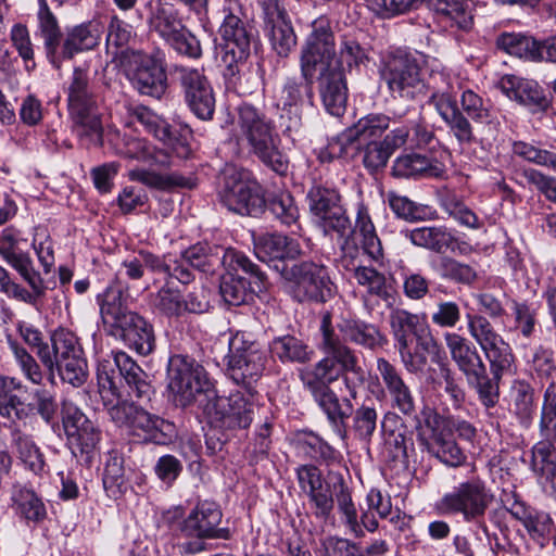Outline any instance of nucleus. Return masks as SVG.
I'll list each match as a JSON object with an SVG mask.
<instances>
[{
  "label": "nucleus",
  "mask_w": 556,
  "mask_h": 556,
  "mask_svg": "<svg viewBox=\"0 0 556 556\" xmlns=\"http://www.w3.org/2000/svg\"><path fill=\"white\" fill-rule=\"evenodd\" d=\"M320 332L319 349L324 352L325 357L305 370L301 378L304 387L327 415L330 424L341 431L345 428V420L351 414L352 403L350 399H343L340 403L330 386L342 378L351 397L355 399L357 388L365 381V371L359 365L355 350L344 343L336 333L330 312H325L321 316Z\"/></svg>",
  "instance_id": "obj_1"
},
{
  "label": "nucleus",
  "mask_w": 556,
  "mask_h": 556,
  "mask_svg": "<svg viewBox=\"0 0 556 556\" xmlns=\"http://www.w3.org/2000/svg\"><path fill=\"white\" fill-rule=\"evenodd\" d=\"M237 125L239 144L274 172H287L288 160L280 149L281 139L270 118L253 105L242 104L238 109Z\"/></svg>",
  "instance_id": "obj_2"
},
{
  "label": "nucleus",
  "mask_w": 556,
  "mask_h": 556,
  "mask_svg": "<svg viewBox=\"0 0 556 556\" xmlns=\"http://www.w3.org/2000/svg\"><path fill=\"white\" fill-rule=\"evenodd\" d=\"M65 91L73 131L87 144L101 146L103 127L88 71L75 67Z\"/></svg>",
  "instance_id": "obj_3"
},
{
  "label": "nucleus",
  "mask_w": 556,
  "mask_h": 556,
  "mask_svg": "<svg viewBox=\"0 0 556 556\" xmlns=\"http://www.w3.org/2000/svg\"><path fill=\"white\" fill-rule=\"evenodd\" d=\"M469 467L468 478L445 493L435 504V508L441 515H460L465 522L477 523L485 532L483 520L493 502V494L485 480L477 475L476 465L470 464Z\"/></svg>",
  "instance_id": "obj_4"
},
{
  "label": "nucleus",
  "mask_w": 556,
  "mask_h": 556,
  "mask_svg": "<svg viewBox=\"0 0 556 556\" xmlns=\"http://www.w3.org/2000/svg\"><path fill=\"white\" fill-rule=\"evenodd\" d=\"M147 377L141 367L123 351L113 352L98 361L97 380L105 404L112 401L111 397L119 396L118 384L122 381L129 388V396L149 397L151 386Z\"/></svg>",
  "instance_id": "obj_5"
},
{
  "label": "nucleus",
  "mask_w": 556,
  "mask_h": 556,
  "mask_svg": "<svg viewBox=\"0 0 556 556\" xmlns=\"http://www.w3.org/2000/svg\"><path fill=\"white\" fill-rule=\"evenodd\" d=\"M147 25L150 33L155 34L178 54L190 59H199L202 49L198 38L184 24L180 12L166 0L147 2Z\"/></svg>",
  "instance_id": "obj_6"
},
{
  "label": "nucleus",
  "mask_w": 556,
  "mask_h": 556,
  "mask_svg": "<svg viewBox=\"0 0 556 556\" xmlns=\"http://www.w3.org/2000/svg\"><path fill=\"white\" fill-rule=\"evenodd\" d=\"M168 389L176 406L188 407L198 404L204 413V403L208 393L215 390L211 387L205 371L193 358L187 355H173L167 367Z\"/></svg>",
  "instance_id": "obj_7"
},
{
  "label": "nucleus",
  "mask_w": 556,
  "mask_h": 556,
  "mask_svg": "<svg viewBox=\"0 0 556 556\" xmlns=\"http://www.w3.org/2000/svg\"><path fill=\"white\" fill-rule=\"evenodd\" d=\"M108 414L117 427L127 429L146 442L165 445L172 443L177 437L174 422L149 413L134 402L117 401L108 407Z\"/></svg>",
  "instance_id": "obj_8"
},
{
  "label": "nucleus",
  "mask_w": 556,
  "mask_h": 556,
  "mask_svg": "<svg viewBox=\"0 0 556 556\" xmlns=\"http://www.w3.org/2000/svg\"><path fill=\"white\" fill-rule=\"evenodd\" d=\"M267 363V353L251 334L237 331L230 337L227 354V374L252 396L254 384L261 379Z\"/></svg>",
  "instance_id": "obj_9"
},
{
  "label": "nucleus",
  "mask_w": 556,
  "mask_h": 556,
  "mask_svg": "<svg viewBox=\"0 0 556 556\" xmlns=\"http://www.w3.org/2000/svg\"><path fill=\"white\" fill-rule=\"evenodd\" d=\"M332 482L326 483L316 491L307 494L313 515L321 521H327L333 510L336 496L338 509L342 515V521L349 531L356 538H362L363 531L358 525V515L352 501L351 492L341 475H329Z\"/></svg>",
  "instance_id": "obj_10"
},
{
  "label": "nucleus",
  "mask_w": 556,
  "mask_h": 556,
  "mask_svg": "<svg viewBox=\"0 0 556 556\" xmlns=\"http://www.w3.org/2000/svg\"><path fill=\"white\" fill-rule=\"evenodd\" d=\"M429 89L431 90L429 102L444 121L450 132L460 144L473 142L472 126L457 106L454 79L445 73H433L429 81Z\"/></svg>",
  "instance_id": "obj_11"
},
{
  "label": "nucleus",
  "mask_w": 556,
  "mask_h": 556,
  "mask_svg": "<svg viewBox=\"0 0 556 556\" xmlns=\"http://www.w3.org/2000/svg\"><path fill=\"white\" fill-rule=\"evenodd\" d=\"M255 391L252 396L248 393L237 391L228 396H220L216 393H208L211 397L204 403V415L211 424L228 429H247L253 421L257 405L254 401Z\"/></svg>",
  "instance_id": "obj_12"
},
{
  "label": "nucleus",
  "mask_w": 556,
  "mask_h": 556,
  "mask_svg": "<svg viewBox=\"0 0 556 556\" xmlns=\"http://www.w3.org/2000/svg\"><path fill=\"white\" fill-rule=\"evenodd\" d=\"M219 35L224 41L220 61L224 65V76L233 84L239 74L240 65L248 59L251 42L254 38L253 28L249 27L232 11H225L224 21L219 27Z\"/></svg>",
  "instance_id": "obj_13"
},
{
  "label": "nucleus",
  "mask_w": 556,
  "mask_h": 556,
  "mask_svg": "<svg viewBox=\"0 0 556 556\" xmlns=\"http://www.w3.org/2000/svg\"><path fill=\"white\" fill-rule=\"evenodd\" d=\"M219 197L229 211L242 216L256 217L266 205L261 186L235 169L225 172Z\"/></svg>",
  "instance_id": "obj_14"
},
{
  "label": "nucleus",
  "mask_w": 556,
  "mask_h": 556,
  "mask_svg": "<svg viewBox=\"0 0 556 556\" xmlns=\"http://www.w3.org/2000/svg\"><path fill=\"white\" fill-rule=\"evenodd\" d=\"M62 425L72 453L90 463L101 440V430L76 405L62 408Z\"/></svg>",
  "instance_id": "obj_15"
},
{
  "label": "nucleus",
  "mask_w": 556,
  "mask_h": 556,
  "mask_svg": "<svg viewBox=\"0 0 556 556\" xmlns=\"http://www.w3.org/2000/svg\"><path fill=\"white\" fill-rule=\"evenodd\" d=\"M336 54L334 36L326 18H317L302 47L300 68L302 78L315 79L316 73L328 67Z\"/></svg>",
  "instance_id": "obj_16"
},
{
  "label": "nucleus",
  "mask_w": 556,
  "mask_h": 556,
  "mask_svg": "<svg viewBox=\"0 0 556 556\" xmlns=\"http://www.w3.org/2000/svg\"><path fill=\"white\" fill-rule=\"evenodd\" d=\"M17 242L18 232L14 228L8 227L0 232V254L23 278H34V276H40L41 274H50L51 268L54 266V252L50 238L46 237L45 240L38 241L37 235L33 242L38 261L42 266V271H36L30 266V260L26 255L15 252Z\"/></svg>",
  "instance_id": "obj_17"
},
{
  "label": "nucleus",
  "mask_w": 556,
  "mask_h": 556,
  "mask_svg": "<svg viewBox=\"0 0 556 556\" xmlns=\"http://www.w3.org/2000/svg\"><path fill=\"white\" fill-rule=\"evenodd\" d=\"M381 76L393 97L413 100L425 92L421 67L412 55L400 53L392 56Z\"/></svg>",
  "instance_id": "obj_18"
},
{
  "label": "nucleus",
  "mask_w": 556,
  "mask_h": 556,
  "mask_svg": "<svg viewBox=\"0 0 556 556\" xmlns=\"http://www.w3.org/2000/svg\"><path fill=\"white\" fill-rule=\"evenodd\" d=\"M128 77L141 94L160 99L167 88V76L162 60L156 54L131 51Z\"/></svg>",
  "instance_id": "obj_19"
},
{
  "label": "nucleus",
  "mask_w": 556,
  "mask_h": 556,
  "mask_svg": "<svg viewBox=\"0 0 556 556\" xmlns=\"http://www.w3.org/2000/svg\"><path fill=\"white\" fill-rule=\"evenodd\" d=\"M307 200L312 214L325 233L334 231L343 236L350 229V219L337 190L314 185L307 193Z\"/></svg>",
  "instance_id": "obj_20"
},
{
  "label": "nucleus",
  "mask_w": 556,
  "mask_h": 556,
  "mask_svg": "<svg viewBox=\"0 0 556 556\" xmlns=\"http://www.w3.org/2000/svg\"><path fill=\"white\" fill-rule=\"evenodd\" d=\"M377 370L389 399L390 407L406 418H416L417 400L400 370L388 359H377Z\"/></svg>",
  "instance_id": "obj_21"
},
{
  "label": "nucleus",
  "mask_w": 556,
  "mask_h": 556,
  "mask_svg": "<svg viewBox=\"0 0 556 556\" xmlns=\"http://www.w3.org/2000/svg\"><path fill=\"white\" fill-rule=\"evenodd\" d=\"M389 124L390 118L386 115H369L359 119L352 129L328 144L329 160L349 155L350 150H356L371 138L379 137Z\"/></svg>",
  "instance_id": "obj_22"
},
{
  "label": "nucleus",
  "mask_w": 556,
  "mask_h": 556,
  "mask_svg": "<svg viewBox=\"0 0 556 556\" xmlns=\"http://www.w3.org/2000/svg\"><path fill=\"white\" fill-rule=\"evenodd\" d=\"M468 331L483 351L489 363L503 366L502 362H514L509 344L482 315H467Z\"/></svg>",
  "instance_id": "obj_23"
},
{
  "label": "nucleus",
  "mask_w": 556,
  "mask_h": 556,
  "mask_svg": "<svg viewBox=\"0 0 556 556\" xmlns=\"http://www.w3.org/2000/svg\"><path fill=\"white\" fill-rule=\"evenodd\" d=\"M180 81L188 106L202 121L212 119L215 97L206 77L197 68H181Z\"/></svg>",
  "instance_id": "obj_24"
},
{
  "label": "nucleus",
  "mask_w": 556,
  "mask_h": 556,
  "mask_svg": "<svg viewBox=\"0 0 556 556\" xmlns=\"http://www.w3.org/2000/svg\"><path fill=\"white\" fill-rule=\"evenodd\" d=\"M222 510L215 503H199L181 525V531L197 539H228L229 531L219 528Z\"/></svg>",
  "instance_id": "obj_25"
},
{
  "label": "nucleus",
  "mask_w": 556,
  "mask_h": 556,
  "mask_svg": "<svg viewBox=\"0 0 556 556\" xmlns=\"http://www.w3.org/2000/svg\"><path fill=\"white\" fill-rule=\"evenodd\" d=\"M111 333L139 355H149L155 349L153 327L137 313L111 328Z\"/></svg>",
  "instance_id": "obj_26"
},
{
  "label": "nucleus",
  "mask_w": 556,
  "mask_h": 556,
  "mask_svg": "<svg viewBox=\"0 0 556 556\" xmlns=\"http://www.w3.org/2000/svg\"><path fill=\"white\" fill-rule=\"evenodd\" d=\"M303 80L288 79L281 91L282 109L289 115V124L286 126V131L289 134L298 132L303 126L301 108L305 102V98L309 104L313 101L314 79L303 78Z\"/></svg>",
  "instance_id": "obj_27"
},
{
  "label": "nucleus",
  "mask_w": 556,
  "mask_h": 556,
  "mask_svg": "<svg viewBox=\"0 0 556 556\" xmlns=\"http://www.w3.org/2000/svg\"><path fill=\"white\" fill-rule=\"evenodd\" d=\"M511 517L522 523L530 539L544 547L554 527L551 515L516 501L509 508Z\"/></svg>",
  "instance_id": "obj_28"
},
{
  "label": "nucleus",
  "mask_w": 556,
  "mask_h": 556,
  "mask_svg": "<svg viewBox=\"0 0 556 556\" xmlns=\"http://www.w3.org/2000/svg\"><path fill=\"white\" fill-rule=\"evenodd\" d=\"M445 173V165L437 157L407 153L395 159L392 174L399 178H438Z\"/></svg>",
  "instance_id": "obj_29"
},
{
  "label": "nucleus",
  "mask_w": 556,
  "mask_h": 556,
  "mask_svg": "<svg viewBox=\"0 0 556 556\" xmlns=\"http://www.w3.org/2000/svg\"><path fill=\"white\" fill-rule=\"evenodd\" d=\"M40 363L46 368L47 379L51 384L55 383V372L61 380L75 388L81 387L88 377V366L85 355L70 357L63 362L58 363L51 359L49 351L40 353Z\"/></svg>",
  "instance_id": "obj_30"
},
{
  "label": "nucleus",
  "mask_w": 556,
  "mask_h": 556,
  "mask_svg": "<svg viewBox=\"0 0 556 556\" xmlns=\"http://www.w3.org/2000/svg\"><path fill=\"white\" fill-rule=\"evenodd\" d=\"M125 291L126 287L122 280H112L103 293L98 295L103 324L110 329L136 314L126 305L128 294Z\"/></svg>",
  "instance_id": "obj_31"
},
{
  "label": "nucleus",
  "mask_w": 556,
  "mask_h": 556,
  "mask_svg": "<svg viewBox=\"0 0 556 556\" xmlns=\"http://www.w3.org/2000/svg\"><path fill=\"white\" fill-rule=\"evenodd\" d=\"M265 15L267 36L273 50L279 56H288L296 45V36L290 22L286 20L285 14L275 3L266 8Z\"/></svg>",
  "instance_id": "obj_32"
},
{
  "label": "nucleus",
  "mask_w": 556,
  "mask_h": 556,
  "mask_svg": "<svg viewBox=\"0 0 556 556\" xmlns=\"http://www.w3.org/2000/svg\"><path fill=\"white\" fill-rule=\"evenodd\" d=\"M404 368L409 374L422 372L428 364V356L438 353L439 345L431 331L396 348Z\"/></svg>",
  "instance_id": "obj_33"
},
{
  "label": "nucleus",
  "mask_w": 556,
  "mask_h": 556,
  "mask_svg": "<svg viewBox=\"0 0 556 556\" xmlns=\"http://www.w3.org/2000/svg\"><path fill=\"white\" fill-rule=\"evenodd\" d=\"M389 325L395 348L430 331L424 315L410 313L403 308H392L389 314Z\"/></svg>",
  "instance_id": "obj_34"
},
{
  "label": "nucleus",
  "mask_w": 556,
  "mask_h": 556,
  "mask_svg": "<svg viewBox=\"0 0 556 556\" xmlns=\"http://www.w3.org/2000/svg\"><path fill=\"white\" fill-rule=\"evenodd\" d=\"M503 366H494L493 363H490V371L491 377L486 374L485 365L482 367V370H476V375L466 377L469 384H471L477 394L481 404L485 408L494 407L500 400V381L503 375L510 370V367L514 362H502Z\"/></svg>",
  "instance_id": "obj_35"
},
{
  "label": "nucleus",
  "mask_w": 556,
  "mask_h": 556,
  "mask_svg": "<svg viewBox=\"0 0 556 556\" xmlns=\"http://www.w3.org/2000/svg\"><path fill=\"white\" fill-rule=\"evenodd\" d=\"M319 92L326 110L333 116H341L346 106L348 88L341 72L320 71Z\"/></svg>",
  "instance_id": "obj_36"
},
{
  "label": "nucleus",
  "mask_w": 556,
  "mask_h": 556,
  "mask_svg": "<svg viewBox=\"0 0 556 556\" xmlns=\"http://www.w3.org/2000/svg\"><path fill=\"white\" fill-rule=\"evenodd\" d=\"M100 36L101 30L97 22L83 23L68 29L61 49L58 50L60 64L64 60L73 59L77 53L97 47Z\"/></svg>",
  "instance_id": "obj_37"
},
{
  "label": "nucleus",
  "mask_w": 556,
  "mask_h": 556,
  "mask_svg": "<svg viewBox=\"0 0 556 556\" xmlns=\"http://www.w3.org/2000/svg\"><path fill=\"white\" fill-rule=\"evenodd\" d=\"M338 329L348 341L370 351L383 349L389 343L379 327L359 319H343Z\"/></svg>",
  "instance_id": "obj_38"
},
{
  "label": "nucleus",
  "mask_w": 556,
  "mask_h": 556,
  "mask_svg": "<svg viewBox=\"0 0 556 556\" xmlns=\"http://www.w3.org/2000/svg\"><path fill=\"white\" fill-rule=\"evenodd\" d=\"M444 340L452 359L466 377L476 375V370H482L484 363L471 342L455 332H446Z\"/></svg>",
  "instance_id": "obj_39"
},
{
  "label": "nucleus",
  "mask_w": 556,
  "mask_h": 556,
  "mask_svg": "<svg viewBox=\"0 0 556 556\" xmlns=\"http://www.w3.org/2000/svg\"><path fill=\"white\" fill-rule=\"evenodd\" d=\"M39 9L38 30L39 36L43 40V47L50 62L56 67H60V58L58 50L60 49L62 31L56 16L50 10L47 0H38Z\"/></svg>",
  "instance_id": "obj_40"
},
{
  "label": "nucleus",
  "mask_w": 556,
  "mask_h": 556,
  "mask_svg": "<svg viewBox=\"0 0 556 556\" xmlns=\"http://www.w3.org/2000/svg\"><path fill=\"white\" fill-rule=\"evenodd\" d=\"M26 392L27 387L16 377L0 376V416L9 420H22L27 412L23 400L15 393Z\"/></svg>",
  "instance_id": "obj_41"
},
{
  "label": "nucleus",
  "mask_w": 556,
  "mask_h": 556,
  "mask_svg": "<svg viewBox=\"0 0 556 556\" xmlns=\"http://www.w3.org/2000/svg\"><path fill=\"white\" fill-rule=\"evenodd\" d=\"M406 237L417 247L438 253L454 251L457 239L445 226L418 227L407 232Z\"/></svg>",
  "instance_id": "obj_42"
},
{
  "label": "nucleus",
  "mask_w": 556,
  "mask_h": 556,
  "mask_svg": "<svg viewBox=\"0 0 556 556\" xmlns=\"http://www.w3.org/2000/svg\"><path fill=\"white\" fill-rule=\"evenodd\" d=\"M11 500L15 514L27 523L39 525L47 518L46 506L33 490L15 486Z\"/></svg>",
  "instance_id": "obj_43"
},
{
  "label": "nucleus",
  "mask_w": 556,
  "mask_h": 556,
  "mask_svg": "<svg viewBox=\"0 0 556 556\" xmlns=\"http://www.w3.org/2000/svg\"><path fill=\"white\" fill-rule=\"evenodd\" d=\"M257 247L261 251L270 255L275 262V268L283 271L286 264L283 258H294L301 253L299 242L281 233H267L258 239Z\"/></svg>",
  "instance_id": "obj_44"
},
{
  "label": "nucleus",
  "mask_w": 556,
  "mask_h": 556,
  "mask_svg": "<svg viewBox=\"0 0 556 556\" xmlns=\"http://www.w3.org/2000/svg\"><path fill=\"white\" fill-rule=\"evenodd\" d=\"M208 247L198 243L186 250L180 261H174V278L187 275L195 278L197 275L212 274V260L207 255Z\"/></svg>",
  "instance_id": "obj_45"
},
{
  "label": "nucleus",
  "mask_w": 556,
  "mask_h": 556,
  "mask_svg": "<svg viewBox=\"0 0 556 556\" xmlns=\"http://www.w3.org/2000/svg\"><path fill=\"white\" fill-rule=\"evenodd\" d=\"M509 406L520 425L529 427L536 410L533 387L523 380L515 381L509 393Z\"/></svg>",
  "instance_id": "obj_46"
},
{
  "label": "nucleus",
  "mask_w": 556,
  "mask_h": 556,
  "mask_svg": "<svg viewBox=\"0 0 556 556\" xmlns=\"http://www.w3.org/2000/svg\"><path fill=\"white\" fill-rule=\"evenodd\" d=\"M531 469L541 483H549L556 491V447L548 441H540L531 451Z\"/></svg>",
  "instance_id": "obj_47"
},
{
  "label": "nucleus",
  "mask_w": 556,
  "mask_h": 556,
  "mask_svg": "<svg viewBox=\"0 0 556 556\" xmlns=\"http://www.w3.org/2000/svg\"><path fill=\"white\" fill-rule=\"evenodd\" d=\"M426 447L429 454L448 467H459L466 463V454L450 432L429 435Z\"/></svg>",
  "instance_id": "obj_48"
},
{
  "label": "nucleus",
  "mask_w": 556,
  "mask_h": 556,
  "mask_svg": "<svg viewBox=\"0 0 556 556\" xmlns=\"http://www.w3.org/2000/svg\"><path fill=\"white\" fill-rule=\"evenodd\" d=\"M129 178L139 181L144 186L162 191H170L176 188L192 189L195 187V180L191 177H185L178 173L160 174L153 170L136 168L129 172Z\"/></svg>",
  "instance_id": "obj_49"
},
{
  "label": "nucleus",
  "mask_w": 556,
  "mask_h": 556,
  "mask_svg": "<svg viewBox=\"0 0 556 556\" xmlns=\"http://www.w3.org/2000/svg\"><path fill=\"white\" fill-rule=\"evenodd\" d=\"M368 60L367 53L361 45L351 38H343L340 43L339 52L329 61L326 70L330 72H341L345 77V73H351L365 64Z\"/></svg>",
  "instance_id": "obj_50"
},
{
  "label": "nucleus",
  "mask_w": 556,
  "mask_h": 556,
  "mask_svg": "<svg viewBox=\"0 0 556 556\" xmlns=\"http://www.w3.org/2000/svg\"><path fill=\"white\" fill-rule=\"evenodd\" d=\"M354 236L369 257L374 261H379L382 257L381 241L377 236L375 225L364 205H361L357 211Z\"/></svg>",
  "instance_id": "obj_51"
},
{
  "label": "nucleus",
  "mask_w": 556,
  "mask_h": 556,
  "mask_svg": "<svg viewBox=\"0 0 556 556\" xmlns=\"http://www.w3.org/2000/svg\"><path fill=\"white\" fill-rule=\"evenodd\" d=\"M271 352L282 363H307L314 351L301 339L294 336L275 338L270 344Z\"/></svg>",
  "instance_id": "obj_52"
},
{
  "label": "nucleus",
  "mask_w": 556,
  "mask_h": 556,
  "mask_svg": "<svg viewBox=\"0 0 556 556\" xmlns=\"http://www.w3.org/2000/svg\"><path fill=\"white\" fill-rule=\"evenodd\" d=\"M331 280H285V290L299 302H325L331 295Z\"/></svg>",
  "instance_id": "obj_53"
},
{
  "label": "nucleus",
  "mask_w": 556,
  "mask_h": 556,
  "mask_svg": "<svg viewBox=\"0 0 556 556\" xmlns=\"http://www.w3.org/2000/svg\"><path fill=\"white\" fill-rule=\"evenodd\" d=\"M383 432V454L387 459L400 463H408V451L414 450V441L406 430H387L381 424Z\"/></svg>",
  "instance_id": "obj_54"
},
{
  "label": "nucleus",
  "mask_w": 556,
  "mask_h": 556,
  "mask_svg": "<svg viewBox=\"0 0 556 556\" xmlns=\"http://www.w3.org/2000/svg\"><path fill=\"white\" fill-rule=\"evenodd\" d=\"M350 416H352L351 430L354 438L369 444L378 426V412L376 407L364 403L355 410L352 407Z\"/></svg>",
  "instance_id": "obj_55"
},
{
  "label": "nucleus",
  "mask_w": 556,
  "mask_h": 556,
  "mask_svg": "<svg viewBox=\"0 0 556 556\" xmlns=\"http://www.w3.org/2000/svg\"><path fill=\"white\" fill-rule=\"evenodd\" d=\"M49 355L53 363H58L84 354L78 338L70 330L60 328L50 337Z\"/></svg>",
  "instance_id": "obj_56"
},
{
  "label": "nucleus",
  "mask_w": 556,
  "mask_h": 556,
  "mask_svg": "<svg viewBox=\"0 0 556 556\" xmlns=\"http://www.w3.org/2000/svg\"><path fill=\"white\" fill-rule=\"evenodd\" d=\"M496 45L508 54L518 58L536 60L538 56H542L540 43L521 34H503L497 38Z\"/></svg>",
  "instance_id": "obj_57"
},
{
  "label": "nucleus",
  "mask_w": 556,
  "mask_h": 556,
  "mask_svg": "<svg viewBox=\"0 0 556 556\" xmlns=\"http://www.w3.org/2000/svg\"><path fill=\"white\" fill-rule=\"evenodd\" d=\"M428 5L450 20L462 29H468L472 24V16L467 0H426Z\"/></svg>",
  "instance_id": "obj_58"
},
{
  "label": "nucleus",
  "mask_w": 556,
  "mask_h": 556,
  "mask_svg": "<svg viewBox=\"0 0 556 556\" xmlns=\"http://www.w3.org/2000/svg\"><path fill=\"white\" fill-rule=\"evenodd\" d=\"M103 486L111 497L121 496L126 490V478L124 469V459L117 452L109 453L103 478Z\"/></svg>",
  "instance_id": "obj_59"
},
{
  "label": "nucleus",
  "mask_w": 556,
  "mask_h": 556,
  "mask_svg": "<svg viewBox=\"0 0 556 556\" xmlns=\"http://www.w3.org/2000/svg\"><path fill=\"white\" fill-rule=\"evenodd\" d=\"M226 274L231 278H243V276H254L256 278H265L266 271L257 264H254L242 252L227 249L222 260Z\"/></svg>",
  "instance_id": "obj_60"
},
{
  "label": "nucleus",
  "mask_w": 556,
  "mask_h": 556,
  "mask_svg": "<svg viewBox=\"0 0 556 556\" xmlns=\"http://www.w3.org/2000/svg\"><path fill=\"white\" fill-rule=\"evenodd\" d=\"M539 429L542 441L556 443V389L554 383H551L545 390Z\"/></svg>",
  "instance_id": "obj_61"
},
{
  "label": "nucleus",
  "mask_w": 556,
  "mask_h": 556,
  "mask_svg": "<svg viewBox=\"0 0 556 556\" xmlns=\"http://www.w3.org/2000/svg\"><path fill=\"white\" fill-rule=\"evenodd\" d=\"M47 287L43 280H0V290L9 296L20 301L35 303L37 299L45 294Z\"/></svg>",
  "instance_id": "obj_62"
},
{
  "label": "nucleus",
  "mask_w": 556,
  "mask_h": 556,
  "mask_svg": "<svg viewBox=\"0 0 556 556\" xmlns=\"http://www.w3.org/2000/svg\"><path fill=\"white\" fill-rule=\"evenodd\" d=\"M132 116L147 131L151 132L160 141L167 142L170 140V126L151 109L143 105L137 106L132 112Z\"/></svg>",
  "instance_id": "obj_63"
},
{
  "label": "nucleus",
  "mask_w": 556,
  "mask_h": 556,
  "mask_svg": "<svg viewBox=\"0 0 556 556\" xmlns=\"http://www.w3.org/2000/svg\"><path fill=\"white\" fill-rule=\"evenodd\" d=\"M269 212L286 226L294 225L299 218V210L293 197L288 192L274 194L266 201Z\"/></svg>",
  "instance_id": "obj_64"
}]
</instances>
